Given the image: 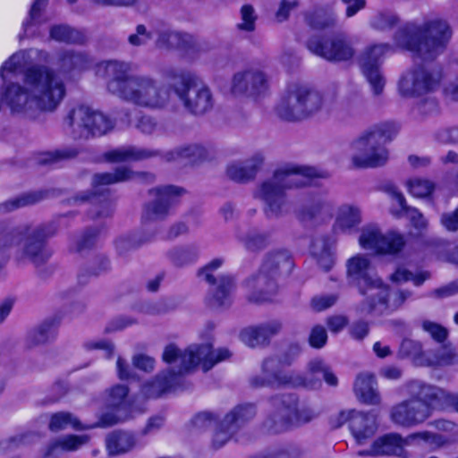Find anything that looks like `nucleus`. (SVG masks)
Listing matches in <instances>:
<instances>
[{
    "label": "nucleus",
    "instance_id": "obj_34",
    "mask_svg": "<svg viewBox=\"0 0 458 458\" xmlns=\"http://www.w3.org/2000/svg\"><path fill=\"white\" fill-rule=\"evenodd\" d=\"M90 57L82 52L65 50L59 54L58 66L61 72L82 71L91 64Z\"/></svg>",
    "mask_w": 458,
    "mask_h": 458
},
{
    "label": "nucleus",
    "instance_id": "obj_39",
    "mask_svg": "<svg viewBox=\"0 0 458 458\" xmlns=\"http://www.w3.org/2000/svg\"><path fill=\"white\" fill-rule=\"evenodd\" d=\"M39 191L25 192L0 203V214H6L16 209L34 205L43 199Z\"/></svg>",
    "mask_w": 458,
    "mask_h": 458
},
{
    "label": "nucleus",
    "instance_id": "obj_60",
    "mask_svg": "<svg viewBox=\"0 0 458 458\" xmlns=\"http://www.w3.org/2000/svg\"><path fill=\"white\" fill-rule=\"evenodd\" d=\"M421 327L425 332L429 334L430 336L438 343H443L447 338V329L438 323L430 320H423Z\"/></svg>",
    "mask_w": 458,
    "mask_h": 458
},
{
    "label": "nucleus",
    "instance_id": "obj_41",
    "mask_svg": "<svg viewBox=\"0 0 458 458\" xmlns=\"http://www.w3.org/2000/svg\"><path fill=\"white\" fill-rule=\"evenodd\" d=\"M369 27L377 31H388L400 23V17L391 11H379L369 19Z\"/></svg>",
    "mask_w": 458,
    "mask_h": 458
},
{
    "label": "nucleus",
    "instance_id": "obj_12",
    "mask_svg": "<svg viewBox=\"0 0 458 458\" xmlns=\"http://www.w3.org/2000/svg\"><path fill=\"white\" fill-rule=\"evenodd\" d=\"M443 78L437 66L418 65L405 70L397 81L398 94L403 98H418L436 91Z\"/></svg>",
    "mask_w": 458,
    "mask_h": 458
},
{
    "label": "nucleus",
    "instance_id": "obj_28",
    "mask_svg": "<svg viewBox=\"0 0 458 458\" xmlns=\"http://www.w3.org/2000/svg\"><path fill=\"white\" fill-rule=\"evenodd\" d=\"M353 393L357 400L366 405L378 406L382 402L376 377L369 372L357 375L353 383Z\"/></svg>",
    "mask_w": 458,
    "mask_h": 458
},
{
    "label": "nucleus",
    "instance_id": "obj_64",
    "mask_svg": "<svg viewBox=\"0 0 458 458\" xmlns=\"http://www.w3.org/2000/svg\"><path fill=\"white\" fill-rule=\"evenodd\" d=\"M327 333L323 326L317 325L312 327L309 337V343L313 348H322L327 344Z\"/></svg>",
    "mask_w": 458,
    "mask_h": 458
},
{
    "label": "nucleus",
    "instance_id": "obj_13",
    "mask_svg": "<svg viewBox=\"0 0 458 458\" xmlns=\"http://www.w3.org/2000/svg\"><path fill=\"white\" fill-rule=\"evenodd\" d=\"M64 127L74 138H89L107 133L114 128V123L101 112L89 106H79L70 110L65 116Z\"/></svg>",
    "mask_w": 458,
    "mask_h": 458
},
{
    "label": "nucleus",
    "instance_id": "obj_23",
    "mask_svg": "<svg viewBox=\"0 0 458 458\" xmlns=\"http://www.w3.org/2000/svg\"><path fill=\"white\" fill-rule=\"evenodd\" d=\"M269 87L267 73L259 68H250L236 72L231 83V92L234 96L257 98L263 95Z\"/></svg>",
    "mask_w": 458,
    "mask_h": 458
},
{
    "label": "nucleus",
    "instance_id": "obj_48",
    "mask_svg": "<svg viewBox=\"0 0 458 458\" xmlns=\"http://www.w3.org/2000/svg\"><path fill=\"white\" fill-rule=\"evenodd\" d=\"M167 256L174 265L182 267L197 259L198 250L194 246L177 247L169 250Z\"/></svg>",
    "mask_w": 458,
    "mask_h": 458
},
{
    "label": "nucleus",
    "instance_id": "obj_9",
    "mask_svg": "<svg viewBox=\"0 0 458 458\" xmlns=\"http://www.w3.org/2000/svg\"><path fill=\"white\" fill-rule=\"evenodd\" d=\"M326 106L324 95L303 83L288 85L276 107V115L284 121L295 122L312 116Z\"/></svg>",
    "mask_w": 458,
    "mask_h": 458
},
{
    "label": "nucleus",
    "instance_id": "obj_1",
    "mask_svg": "<svg viewBox=\"0 0 458 458\" xmlns=\"http://www.w3.org/2000/svg\"><path fill=\"white\" fill-rule=\"evenodd\" d=\"M452 37L448 23L439 18L422 22L411 21L399 27L393 35L394 44L374 43L366 47L359 55V64L373 94L383 93L386 80L381 73L383 59L395 48L409 51L414 58L433 60L442 54Z\"/></svg>",
    "mask_w": 458,
    "mask_h": 458
},
{
    "label": "nucleus",
    "instance_id": "obj_26",
    "mask_svg": "<svg viewBox=\"0 0 458 458\" xmlns=\"http://www.w3.org/2000/svg\"><path fill=\"white\" fill-rule=\"evenodd\" d=\"M333 216V205L322 194L309 197L306 202L298 209L297 216L303 223L323 221Z\"/></svg>",
    "mask_w": 458,
    "mask_h": 458
},
{
    "label": "nucleus",
    "instance_id": "obj_42",
    "mask_svg": "<svg viewBox=\"0 0 458 458\" xmlns=\"http://www.w3.org/2000/svg\"><path fill=\"white\" fill-rule=\"evenodd\" d=\"M71 426L76 430H82L91 428V426H83L80 420L70 412L61 411L51 416L49 429L54 432L64 430Z\"/></svg>",
    "mask_w": 458,
    "mask_h": 458
},
{
    "label": "nucleus",
    "instance_id": "obj_52",
    "mask_svg": "<svg viewBox=\"0 0 458 458\" xmlns=\"http://www.w3.org/2000/svg\"><path fill=\"white\" fill-rule=\"evenodd\" d=\"M306 23L315 30H322L333 26L336 22V15L326 14L322 11L308 13L305 15Z\"/></svg>",
    "mask_w": 458,
    "mask_h": 458
},
{
    "label": "nucleus",
    "instance_id": "obj_47",
    "mask_svg": "<svg viewBox=\"0 0 458 458\" xmlns=\"http://www.w3.org/2000/svg\"><path fill=\"white\" fill-rule=\"evenodd\" d=\"M50 38L55 41L64 43H82L84 41V35L67 26V25H55L50 29Z\"/></svg>",
    "mask_w": 458,
    "mask_h": 458
},
{
    "label": "nucleus",
    "instance_id": "obj_4",
    "mask_svg": "<svg viewBox=\"0 0 458 458\" xmlns=\"http://www.w3.org/2000/svg\"><path fill=\"white\" fill-rule=\"evenodd\" d=\"M299 352L300 347L292 345L282 358L269 357L264 360L262 372L251 379V385L256 387L281 388L292 386L315 389L321 386L318 376H321L330 386L335 387L338 385V378L331 367L320 359L310 361L306 375L281 371L280 368L290 365Z\"/></svg>",
    "mask_w": 458,
    "mask_h": 458
},
{
    "label": "nucleus",
    "instance_id": "obj_54",
    "mask_svg": "<svg viewBox=\"0 0 458 458\" xmlns=\"http://www.w3.org/2000/svg\"><path fill=\"white\" fill-rule=\"evenodd\" d=\"M409 192L416 198H427L435 190V184L428 179L414 178L407 182Z\"/></svg>",
    "mask_w": 458,
    "mask_h": 458
},
{
    "label": "nucleus",
    "instance_id": "obj_44",
    "mask_svg": "<svg viewBox=\"0 0 458 458\" xmlns=\"http://www.w3.org/2000/svg\"><path fill=\"white\" fill-rule=\"evenodd\" d=\"M134 445L132 436L125 432H114L106 437V447L111 454L129 451Z\"/></svg>",
    "mask_w": 458,
    "mask_h": 458
},
{
    "label": "nucleus",
    "instance_id": "obj_55",
    "mask_svg": "<svg viewBox=\"0 0 458 458\" xmlns=\"http://www.w3.org/2000/svg\"><path fill=\"white\" fill-rule=\"evenodd\" d=\"M241 21L237 23L236 28L245 32H252L256 29L258 15L255 9L250 4H244L240 10Z\"/></svg>",
    "mask_w": 458,
    "mask_h": 458
},
{
    "label": "nucleus",
    "instance_id": "obj_58",
    "mask_svg": "<svg viewBox=\"0 0 458 458\" xmlns=\"http://www.w3.org/2000/svg\"><path fill=\"white\" fill-rule=\"evenodd\" d=\"M390 279L398 284L412 281L416 286H420L426 280V276L423 275H413L404 267H398L395 272L391 275Z\"/></svg>",
    "mask_w": 458,
    "mask_h": 458
},
{
    "label": "nucleus",
    "instance_id": "obj_8",
    "mask_svg": "<svg viewBox=\"0 0 458 458\" xmlns=\"http://www.w3.org/2000/svg\"><path fill=\"white\" fill-rule=\"evenodd\" d=\"M397 127L393 123L375 125L363 133L352 144L354 153L352 163L357 168H374L386 164L389 153L386 144L397 133Z\"/></svg>",
    "mask_w": 458,
    "mask_h": 458
},
{
    "label": "nucleus",
    "instance_id": "obj_10",
    "mask_svg": "<svg viewBox=\"0 0 458 458\" xmlns=\"http://www.w3.org/2000/svg\"><path fill=\"white\" fill-rule=\"evenodd\" d=\"M17 228L25 229L19 233L13 246L17 248L20 259H29L36 265L46 262L52 255L47 249V241L56 233L55 223L49 222L38 225L21 224L17 225Z\"/></svg>",
    "mask_w": 458,
    "mask_h": 458
},
{
    "label": "nucleus",
    "instance_id": "obj_63",
    "mask_svg": "<svg viewBox=\"0 0 458 458\" xmlns=\"http://www.w3.org/2000/svg\"><path fill=\"white\" fill-rule=\"evenodd\" d=\"M152 38V33L144 25H138L135 33L129 36L128 41L133 47L148 44Z\"/></svg>",
    "mask_w": 458,
    "mask_h": 458
},
{
    "label": "nucleus",
    "instance_id": "obj_5",
    "mask_svg": "<svg viewBox=\"0 0 458 458\" xmlns=\"http://www.w3.org/2000/svg\"><path fill=\"white\" fill-rule=\"evenodd\" d=\"M317 175L314 168L285 164L276 167L270 177L259 184L254 196L265 203L267 217H279L285 212V191L308 186Z\"/></svg>",
    "mask_w": 458,
    "mask_h": 458
},
{
    "label": "nucleus",
    "instance_id": "obj_25",
    "mask_svg": "<svg viewBox=\"0 0 458 458\" xmlns=\"http://www.w3.org/2000/svg\"><path fill=\"white\" fill-rule=\"evenodd\" d=\"M282 328V322L273 319L244 328L240 334V338L242 343L251 348L266 346L269 344L274 336L281 332Z\"/></svg>",
    "mask_w": 458,
    "mask_h": 458
},
{
    "label": "nucleus",
    "instance_id": "obj_62",
    "mask_svg": "<svg viewBox=\"0 0 458 458\" xmlns=\"http://www.w3.org/2000/svg\"><path fill=\"white\" fill-rule=\"evenodd\" d=\"M83 348L87 351L104 350L107 359L112 358L114 352V345L104 339L87 340L83 343Z\"/></svg>",
    "mask_w": 458,
    "mask_h": 458
},
{
    "label": "nucleus",
    "instance_id": "obj_15",
    "mask_svg": "<svg viewBox=\"0 0 458 458\" xmlns=\"http://www.w3.org/2000/svg\"><path fill=\"white\" fill-rule=\"evenodd\" d=\"M223 263L224 259L217 258L199 271V278L209 284L207 301L213 308L229 307L233 302V293L235 290L233 278L228 275L216 273Z\"/></svg>",
    "mask_w": 458,
    "mask_h": 458
},
{
    "label": "nucleus",
    "instance_id": "obj_11",
    "mask_svg": "<svg viewBox=\"0 0 458 458\" xmlns=\"http://www.w3.org/2000/svg\"><path fill=\"white\" fill-rule=\"evenodd\" d=\"M171 98V90L154 77L136 74L120 99L134 106L150 109L165 108Z\"/></svg>",
    "mask_w": 458,
    "mask_h": 458
},
{
    "label": "nucleus",
    "instance_id": "obj_16",
    "mask_svg": "<svg viewBox=\"0 0 458 458\" xmlns=\"http://www.w3.org/2000/svg\"><path fill=\"white\" fill-rule=\"evenodd\" d=\"M347 278L365 298L375 296V290L382 279L374 274V267L367 255L357 254L346 261Z\"/></svg>",
    "mask_w": 458,
    "mask_h": 458
},
{
    "label": "nucleus",
    "instance_id": "obj_30",
    "mask_svg": "<svg viewBox=\"0 0 458 458\" xmlns=\"http://www.w3.org/2000/svg\"><path fill=\"white\" fill-rule=\"evenodd\" d=\"M260 267L264 272L279 279L281 276L290 274L293 267V260L288 250H274L265 255Z\"/></svg>",
    "mask_w": 458,
    "mask_h": 458
},
{
    "label": "nucleus",
    "instance_id": "obj_14",
    "mask_svg": "<svg viewBox=\"0 0 458 458\" xmlns=\"http://www.w3.org/2000/svg\"><path fill=\"white\" fill-rule=\"evenodd\" d=\"M424 441L430 445L439 447L446 440L440 434H434L428 431H422L409 435L403 438L397 433H388L377 437L369 449L359 451L360 456H399L404 457L406 452L404 447L412 441Z\"/></svg>",
    "mask_w": 458,
    "mask_h": 458
},
{
    "label": "nucleus",
    "instance_id": "obj_20",
    "mask_svg": "<svg viewBox=\"0 0 458 458\" xmlns=\"http://www.w3.org/2000/svg\"><path fill=\"white\" fill-rule=\"evenodd\" d=\"M411 297L408 291H396L390 293L388 286L381 282L375 290V296L365 298L358 306L361 314L380 316L398 310Z\"/></svg>",
    "mask_w": 458,
    "mask_h": 458
},
{
    "label": "nucleus",
    "instance_id": "obj_37",
    "mask_svg": "<svg viewBox=\"0 0 458 458\" xmlns=\"http://www.w3.org/2000/svg\"><path fill=\"white\" fill-rule=\"evenodd\" d=\"M240 242L250 252H259L270 244V234L258 229H250L238 235Z\"/></svg>",
    "mask_w": 458,
    "mask_h": 458
},
{
    "label": "nucleus",
    "instance_id": "obj_27",
    "mask_svg": "<svg viewBox=\"0 0 458 458\" xmlns=\"http://www.w3.org/2000/svg\"><path fill=\"white\" fill-rule=\"evenodd\" d=\"M264 156L256 153L244 161H234L226 165V176L237 182H248L252 181L264 163Z\"/></svg>",
    "mask_w": 458,
    "mask_h": 458
},
{
    "label": "nucleus",
    "instance_id": "obj_32",
    "mask_svg": "<svg viewBox=\"0 0 458 458\" xmlns=\"http://www.w3.org/2000/svg\"><path fill=\"white\" fill-rule=\"evenodd\" d=\"M361 220V211L357 206L344 204L337 210L334 229L350 233L360 225Z\"/></svg>",
    "mask_w": 458,
    "mask_h": 458
},
{
    "label": "nucleus",
    "instance_id": "obj_33",
    "mask_svg": "<svg viewBox=\"0 0 458 458\" xmlns=\"http://www.w3.org/2000/svg\"><path fill=\"white\" fill-rule=\"evenodd\" d=\"M389 193L400 207L399 211H392L394 216H406L410 220L411 225L417 230L422 231L426 229L428 225L426 218L418 209L406 205L405 199L402 192L397 191L395 187H391L389 189Z\"/></svg>",
    "mask_w": 458,
    "mask_h": 458
},
{
    "label": "nucleus",
    "instance_id": "obj_57",
    "mask_svg": "<svg viewBox=\"0 0 458 458\" xmlns=\"http://www.w3.org/2000/svg\"><path fill=\"white\" fill-rule=\"evenodd\" d=\"M236 431V429L230 424L225 423V419L222 422L216 426L215 434L212 439V445L214 448H220L225 443L229 441L232 437L233 434Z\"/></svg>",
    "mask_w": 458,
    "mask_h": 458
},
{
    "label": "nucleus",
    "instance_id": "obj_35",
    "mask_svg": "<svg viewBox=\"0 0 458 458\" xmlns=\"http://www.w3.org/2000/svg\"><path fill=\"white\" fill-rule=\"evenodd\" d=\"M191 43L189 34L165 30L158 32L156 46L163 49L186 48Z\"/></svg>",
    "mask_w": 458,
    "mask_h": 458
},
{
    "label": "nucleus",
    "instance_id": "obj_6",
    "mask_svg": "<svg viewBox=\"0 0 458 458\" xmlns=\"http://www.w3.org/2000/svg\"><path fill=\"white\" fill-rule=\"evenodd\" d=\"M405 394L410 396L394 405L391 410V420L403 427H413L424 422L432 414L437 403L440 388L421 380L412 379L403 386Z\"/></svg>",
    "mask_w": 458,
    "mask_h": 458
},
{
    "label": "nucleus",
    "instance_id": "obj_40",
    "mask_svg": "<svg viewBox=\"0 0 458 458\" xmlns=\"http://www.w3.org/2000/svg\"><path fill=\"white\" fill-rule=\"evenodd\" d=\"M256 415L253 404L238 405L225 416V423H230L236 430L245 422L252 420Z\"/></svg>",
    "mask_w": 458,
    "mask_h": 458
},
{
    "label": "nucleus",
    "instance_id": "obj_61",
    "mask_svg": "<svg viewBox=\"0 0 458 458\" xmlns=\"http://www.w3.org/2000/svg\"><path fill=\"white\" fill-rule=\"evenodd\" d=\"M414 115L426 117L438 112V103L434 98H426L414 108Z\"/></svg>",
    "mask_w": 458,
    "mask_h": 458
},
{
    "label": "nucleus",
    "instance_id": "obj_17",
    "mask_svg": "<svg viewBox=\"0 0 458 458\" xmlns=\"http://www.w3.org/2000/svg\"><path fill=\"white\" fill-rule=\"evenodd\" d=\"M175 94L183 106L194 114H203L214 106L210 89L197 77L186 76L184 84L175 89Z\"/></svg>",
    "mask_w": 458,
    "mask_h": 458
},
{
    "label": "nucleus",
    "instance_id": "obj_45",
    "mask_svg": "<svg viewBox=\"0 0 458 458\" xmlns=\"http://www.w3.org/2000/svg\"><path fill=\"white\" fill-rule=\"evenodd\" d=\"M55 331L51 323H43L39 327L30 330L26 336V344L32 348L46 344L55 338Z\"/></svg>",
    "mask_w": 458,
    "mask_h": 458
},
{
    "label": "nucleus",
    "instance_id": "obj_51",
    "mask_svg": "<svg viewBox=\"0 0 458 458\" xmlns=\"http://www.w3.org/2000/svg\"><path fill=\"white\" fill-rule=\"evenodd\" d=\"M79 154L76 148H63L42 154L39 162L41 164H54L75 158Z\"/></svg>",
    "mask_w": 458,
    "mask_h": 458
},
{
    "label": "nucleus",
    "instance_id": "obj_36",
    "mask_svg": "<svg viewBox=\"0 0 458 458\" xmlns=\"http://www.w3.org/2000/svg\"><path fill=\"white\" fill-rule=\"evenodd\" d=\"M310 252L324 270L328 271L333 267L334 259L331 244L326 236H319L312 241Z\"/></svg>",
    "mask_w": 458,
    "mask_h": 458
},
{
    "label": "nucleus",
    "instance_id": "obj_53",
    "mask_svg": "<svg viewBox=\"0 0 458 458\" xmlns=\"http://www.w3.org/2000/svg\"><path fill=\"white\" fill-rule=\"evenodd\" d=\"M129 388L125 385H115L106 393V403L109 407H122L128 397Z\"/></svg>",
    "mask_w": 458,
    "mask_h": 458
},
{
    "label": "nucleus",
    "instance_id": "obj_29",
    "mask_svg": "<svg viewBox=\"0 0 458 458\" xmlns=\"http://www.w3.org/2000/svg\"><path fill=\"white\" fill-rule=\"evenodd\" d=\"M349 428L357 444L364 445L377 432V419L370 412L356 410L352 415Z\"/></svg>",
    "mask_w": 458,
    "mask_h": 458
},
{
    "label": "nucleus",
    "instance_id": "obj_19",
    "mask_svg": "<svg viewBox=\"0 0 458 458\" xmlns=\"http://www.w3.org/2000/svg\"><path fill=\"white\" fill-rule=\"evenodd\" d=\"M359 242L363 249L382 254H397L406 244L404 235L401 233L390 231L383 234L376 225L363 227Z\"/></svg>",
    "mask_w": 458,
    "mask_h": 458
},
{
    "label": "nucleus",
    "instance_id": "obj_21",
    "mask_svg": "<svg viewBox=\"0 0 458 458\" xmlns=\"http://www.w3.org/2000/svg\"><path fill=\"white\" fill-rule=\"evenodd\" d=\"M184 189L174 185L157 187L150 191L156 199L146 205L142 218L145 221H159L171 214L173 207L183 195Z\"/></svg>",
    "mask_w": 458,
    "mask_h": 458
},
{
    "label": "nucleus",
    "instance_id": "obj_18",
    "mask_svg": "<svg viewBox=\"0 0 458 458\" xmlns=\"http://www.w3.org/2000/svg\"><path fill=\"white\" fill-rule=\"evenodd\" d=\"M133 64L122 60H107L96 66V74L106 77V89L112 95L121 98L136 74H132Z\"/></svg>",
    "mask_w": 458,
    "mask_h": 458
},
{
    "label": "nucleus",
    "instance_id": "obj_46",
    "mask_svg": "<svg viewBox=\"0 0 458 458\" xmlns=\"http://www.w3.org/2000/svg\"><path fill=\"white\" fill-rule=\"evenodd\" d=\"M89 440L88 435L75 436L68 435L58 438L48 448L47 455L51 454L56 448H61L64 451H75L81 446L86 445Z\"/></svg>",
    "mask_w": 458,
    "mask_h": 458
},
{
    "label": "nucleus",
    "instance_id": "obj_3",
    "mask_svg": "<svg viewBox=\"0 0 458 458\" xmlns=\"http://www.w3.org/2000/svg\"><path fill=\"white\" fill-rule=\"evenodd\" d=\"M232 353L227 348L212 350L209 344H191L184 351L175 344H168L163 352L162 359L166 363L175 364L177 372L167 370L160 373L153 381L142 386V394L148 398H157L162 394L176 389L182 383V376L201 365L204 371L211 369L216 364L225 361Z\"/></svg>",
    "mask_w": 458,
    "mask_h": 458
},
{
    "label": "nucleus",
    "instance_id": "obj_43",
    "mask_svg": "<svg viewBox=\"0 0 458 458\" xmlns=\"http://www.w3.org/2000/svg\"><path fill=\"white\" fill-rule=\"evenodd\" d=\"M134 174L127 167H118L111 173L96 174L92 178L93 186L109 185L132 179Z\"/></svg>",
    "mask_w": 458,
    "mask_h": 458
},
{
    "label": "nucleus",
    "instance_id": "obj_59",
    "mask_svg": "<svg viewBox=\"0 0 458 458\" xmlns=\"http://www.w3.org/2000/svg\"><path fill=\"white\" fill-rule=\"evenodd\" d=\"M436 362L439 365L458 363V352L451 344H444L436 353Z\"/></svg>",
    "mask_w": 458,
    "mask_h": 458
},
{
    "label": "nucleus",
    "instance_id": "obj_49",
    "mask_svg": "<svg viewBox=\"0 0 458 458\" xmlns=\"http://www.w3.org/2000/svg\"><path fill=\"white\" fill-rule=\"evenodd\" d=\"M174 155V158L186 159L191 163L206 160L210 156L206 148L198 144L179 148L175 150Z\"/></svg>",
    "mask_w": 458,
    "mask_h": 458
},
{
    "label": "nucleus",
    "instance_id": "obj_56",
    "mask_svg": "<svg viewBox=\"0 0 458 458\" xmlns=\"http://www.w3.org/2000/svg\"><path fill=\"white\" fill-rule=\"evenodd\" d=\"M24 228H17L16 226L9 225L5 223L0 222V249L6 250L13 248V243L17 241L19 233Z\"/></svg>",
    "mask_w": 458,
    "mask_h": 458
},
{
    "label": "nucleus",
    "instance_id": "obj_50",
    "mask_svg": "<svg viewBox=\"0 0 458 458\" xmlns=\"http://www.w3.org/2000/svg\"><path fill=\"white\" fill-rule=\"evenodd\" d=\"M47 0H35L30 11V19L24 22V33L27 37H33L36 35L35 26L44 22L41 18V11L46 6Z\"/></svg>",
    "mask_w": 458,
    "mask_h": 458
},
{
    "label": "nucleus",
    "instance_id": "obj_7",
    "mask_svg": "<svg viewBox=\"0 0 458 458\" xmlns=\"http://www.w3.org/2000/svg\"><path fill=\"white\" fill-rule=\"evenodd\" d=\"M275 411L265 420L264 428L278 434L301 428L318 416L316 409L305 403H301L297 395L284 394L270 399Z\"/></svg>",
    "mask_w": 458,
    "mask_h": 458
},
{
    "label": "nucleus",
    "instance_id": "obj_31",
    "mask_svg": "<svg viewBox=\"0 0 458 458\" xmlns=\"http://www.w3.org/2000/svg\"><path fill=\"white\" fill-rule=\"evenodd\" d=\"M158 151L135 146L118 148L104 154L108 162L120 163L130 161H140L157 157Z\"/></svg>",
    "mask_w": 458,
    "mask_h": 458
},
{
    "label": "nucleus",
    "instance_id": "obj_2",
    "mask_svg": "<svg viewBox=\"0 0 458 458\" xmlns=\"http://www.w3.org/2000/svg\"><path fill=\"white\" fill-rule=\"evenodd\" d=\"M65 93L63 80L53 69L34 64L24 70L21 83L6 86L2 100L13 114L34 119L40 111H55Z\"/></svg>",
    "mask_w": 458,
    "mask_h": 458
},
{
    "label": "nucleus",
    "instance_id": "obj_38",
    "mask_svg": "<svg viewBox=\"0 0 458 458\" xmlns=\"http://www.w3.org/2000/svg\"><path fill=\"white\" fill-rule=\"evenodd\" d=\"M30 52L37 53L39 60L41 61H47L49 56L48 53L43 50H21L14 53L6 62H4L0 69V75L4 77V73L5 72H16L21 70L29 63Z\"/></svg>",
    "mask_w": 458,
    "mask_h": 458
},
{
    "label": "nucleus",
    "instance_id": "obj_24",
    "mask_svg": "<svg viewBox=\"0 0 458 458\" xmlns=\"http://www.w3.org/2000/svg\"><path fill=\"white\" fill-rule=\"evenodd\" d=\"M250 291L248 299L253 302H263L271 300L278 290V279L260 267L258 273L246 281Z\"/></svg>",
    "mask_w": 458,
    "mask_h": 458
},
{
    "label": "nucleus",
    "instance_id": "obj_22",
    "mask_svg": "<svg viewBox=\"0 0 458 458\" xmlns=\"http://www.w3.org/2000/svg\"><path fill=\"white\" fill-rule=\"evenodd\" d=\"M307 47L313 54L330 62H345L355 54L350 42L343 36L323 39L312 38L307 42Z\"/></svg>",
    "mask_w": 458,
    "mask_h": 458
}]
</instances>
